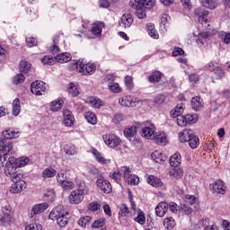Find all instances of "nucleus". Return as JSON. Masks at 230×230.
<instances>
[{
  "label": "nucleus",
  "mask_w": 230,
  "mask_h": 230,
  "mask_svg": "<svg viewBox=\"0 0 230 230\" xmlns=\"http://www.w3.org/2000/svg\"><path fill=\"white\" fill-rule=\"evenodd\" d=\"M130 172V167L122 166L114 171V172L111 175V179H113V181H115L116 182H119L121 179H125V177H127V175H129Z\"/></svg>",
  "instance_id": "2eb2a0df"
},
{
  "label": "nucleus",
  "mask_w": 230,
  "mask_h": 230,
  "mask_svg": "<svg viewBox=\"0 0 230 230\" xmlns=\"http://www.w3.org/2000/svg\"><path fill=\"white\" fill-rule=\"evenodd\" d=\"M102 139L109 148H118L121 145V138L114 134H105Z\"/></svg>",
  "instance_id": "9b49d317"
},
{
  "label": "nucleus",
  "mask_w": 230,
  "mask_h": 230,
  "mask_svg": "<svg viewBox=\"0 0 230 230\" xmlns=\"http://www.w3.org/2000/svg\"><path fill=\"white\" fill-rule=\"evenodd\" d=\"M169 175L172 181H179V179H182L184 172L181 168H172L169 171Z\"/></svg>",
  "instance_id": "7c9ffc66"
},
{
  "label": "nucleus",
  "mask_w": 230,
  "mask_h": 230,
  "mask_svg": "<svg viewBox=\"0 0 230 230\" xmlns=\"http://www.w3.org/2000/svg\"><path fill=\"white\" fill-rule=\"evenodd\" d=\"M146 30L151 39H155V40L159 39V32H157V30H155V25L154 23H147Z\"/></svg>",
  "instance_id": "4c0bfd02"
},
{
  "label": "nucleus",
  "mask_w": 230,
  "mask_h": 230,
  "mask_svg": "<svg viewBox=\"0 0 230 230\" xmlns=\"http://www.w3.org/2000/svg\"><path fill=\"white\" fill-rule=\"evenodd\" d=\"M132 214L128 209L127 204H120L119 207V218H124L125 217H128V215Z\"/></svg>",
  "instance_id": "a18cd8bd"
},
{
  "label": "nucleus",
  "mask_w": 230,
  "mask_h": 230,
  "mask_svg": "<svg viewBox=\"0 0 230 230\" xmlns=\"http://www.w3.org/2000/svg\"><path fill=\"white\" fill-rule=\"evenodd\" d=\"M69 179L67 177V171L66 170H60L58 173H56V181L58 184H62V182H65V181H67Z\"/></svg>",
  "instance_id": "09e8293b"
},
{
  "label": "nucleus",
  "mask_w": 230,
  "mask_h": 230,
  "mask_svg": "<svg viewBox=\"0 0 230 230\" xmlns=\"http://www.w3.org/2000/svg\"><path fill=\"white\" fill-rule=\"evenodd\" d=\"M13 154V142H6L3 138H0V159L1 161H6L8 155Z\"/></svg>",
  "instance_id": "6e6552de"
},
{
  "label": "nucleus",
  "mask_w": 230,
  "mask_h": 230,
  "mask_svg": "<svg viewBox=\"0 0 230 230\" xmlns=\"http://www.w3.org/2000/svg\"><path fill=\"white\" fill-rule=\"evenodd\" d=\"M91 154L95 159V161H97V163H99L100 164H103V165L111 164V159L105 158L103 155H102L101 152L98 151V149L92 147Z\"/></svg>",
  "instance_id": "a211bd4d"
},
{
  "label": "nucleus",
  "mask_w": 230,
  "mask_h": 230,
  "mask_svg": "<svg viewBox=\"0 0 230 230\" xmlns=\"http://www.w3.org/2000/svg\"><path fill=\"white\" fill-rule=\"evenodd\" d=\"M200 4L204 8H208V10H215L218 6L217 0H200Z\"/></svg>",
  "instance_id": "49530a36"
},
{
  "label": "nucleus",
  "mask_w": 230,
  "mask_h": 230,
  "mask_svg": "<svg viewBox=\"0 0 230 230\" xmlns=\"http://www.w3.org/2000/svg\"><path fill=\"white\" fill-rule=\"evenodd\" d=\"M49 217L50 220H57L59 227H66L69 222V212L64 209V207H57L49 213Z\"/></svg>",
  "instance_id": "f03ea898"
},
{
  "label": "nucleus",
  "mask_w": 230,
  "mask_h": 230,
  "mask_svg": "<svg viewBox=\"0 0 230 230\" xmlns=\"http://www.w3.org/2000/svg\"><path fill=\"white\" fill-rule=\"evenodd\" d=\"M211 37V32L209 31H203L199 32L196 39V44L199 48H202L205 44H208V40Z\"/></svg>",
  "instance_id": "5701e85b"
},
{
  "label": "nucleus",
  "mask_w": 230,
  "mask_h": 230,
  "mask_svg": "<svg viewBox=\"0 0 230 230\" xmlns=\"http://www.w3.org/2000/svg\"><path fill=\"white\" fill-rule=\"evenodd\" d=\"M129 6L134 8V10L143 8V6H145V0H130Z\"/></svg>",
  "instance_id": "5fc2aeb1"
},
{
  "label": "nucleus",
  "mask_w": 230,
  "mask_h": 230,
  "mask_svg": "<svg viewBox=\"0 0 230 230\" xmlns=\"http://www.w3.org/2000/svg\"><path fill=\"white\" fill-rule=\"evenodd\" d=\"M170 21H171V18H170V15H168V13L162 14L161 23H160L161 28H164V30H166V28L170 26Z\"/></svg>",
  "instance_id": "864d4df0"
},
{
  "label": "nucleus",
  "mask_w": 230,
  "mask_h": 230,
  "mask_svg": "<svg viewBox=\"0 0 230 230\" xmlns=\"http://www.w3.org/2000/svg\"><path fill=\"white\" fill-rule=\"evenodd\" d=\"M91 220H93V218L91 217L85 216L79 219L78 224H79L80 227H85V226H87V224H91Z\"/></svg>",
  "instance_id": "e2e57ef3"
},
{
  "label": "nucleus",
  "mask_w": 230,
  "mask_h": 230,
  "mask_svg": "<svg viewBox=\"0 0 230 230\" xmlns=\"http://www.w3.org/2000/svg\"><path fill=\"white\" fill-rule=\"evenodd\" d=\"M124 84L128 91H132L134 89V79H132V76L130 75L125 76Z\"/></svg>",
  "instance_id": "13d9d810"
},
{
  "label": "nucleus",
  "mask_w": 230,
  "mask_h": 230,
  "mask_svg": "<svg viewBox=\"0 0 230 230\" xmlns=\"http://www.w3.org/2000/svg\"><path fill=\"white\" fill-rule=\"evenodd\" d=\"M181 163H182V159L181 154L175 153L170 157V164L172 168H177V166H181Z\"/></svg>",
  "instance_id": "f704fd0d"
},
{
  "label": "nucleus",
  "mask_w": 230,
  "mask_h": 230,
  "mask_svg": "<svg viewBox=\"0 0 230 230\" xmlns=\"http://www.w3.org/2000/svg\"><path fill=\"white\" fill-rule=\"evenodd\" d=\"M31 91L36 96H42L48 91V85L42 81H34L31 84Z\"/></svg>",
  "instance_id": "ddd939ff"
},
{
  "label": "nucleus",
  "mask_w": 230,
  "mask_h": 230,
  "mask_svg": "<svg viewBox=\"0 0 230 230\" xmlns=\"http://www.w3.org/2000/svg\"><path fill=\"white\" fill-rule=\"evenodd\" d=\"M195 15H197L199 22L202 24V26H205V28H208V30L211 31V21H209V18L208 15H209V11L205 10L202 7H198L194 10Z\"/></svg>",
  "instance_id": "423d86ee"
},
{
  "label": "nucleus",
  "mask_w": 230,
  "mask_h": 230,
  "mask_svg": "<svg viewBox=\"0 0 230 230\" xmlns=\"http://www.w3.org/2000/svg\"><path fill=\"white\" fill-rule=\"evenodd\" d=\"M134 22V17L130 13H124L120 18V26L123 28H130Z\"/></svg>",
  "instance_id": "bb28decb"
},
{
  "label": "nucleus",
  "mask_w": 230,
  "mask_h": 230,
  "mask_svg": "<svg viewBox=\"0 0 230 230\" xmlns=\"http://www.w3.org/2000/svg\"><path fill=\"white\" fill-rule=\"evenodd\" d=\"M191 105L194 111H200L204 107V101L199 96L193 97L191 99Z\"/></svg>",
  "instance_id": "58836bf2"
},
{
  "label": "nucleus",
  "mask_w": 230,
  "mask_h": 230,
  "mask_svg": "<svg viewBox=\"0 0 230 230\" xmlns=\"http://www.w3.org/2000/svg\"><path fill=\"white\" fill-rule=\"evenodd\" d=\"M162 76H163V74H161V72H159V71H156V72H154L148 77V80H149V82H151V84H157V82L161 81Z\"/></svg>",
  "instance_id": "6e6d98bb"
},
{
  "label": "nucleus",
  "mask_w": 230,
  "mask_h": 230,
  "mask_svg": "<svg viewBox=\"0 0 230 230\" xmlns=\"http://www.w3.org/2000/svg\"><path fill=\"white\" fill-rule=\"evenodd\" d=\"M96 184L99 190H101V191H103V193H111V191H112V186L111 185V182L107 180L100 178L96 181Z\"/></svg>",
  "instance_id": "4be33fe9"
},
{
  "label": "nucleus",
  "mask_w": 230,
  "mask_h": 230,
  "mask_svg": "<svg viewBox=\"0 0 230 230\" xmlns=\"http://www.w3.org/2000/svg\"><path fill=\"white\" fill-rule=\"evenodd\" d=\"M124 181L131 186H137V184H139V177L136 174H132V172H129V175L124 177Z\"/></svg>",
  "instance_id": "79ce46f5"
},
{
  "label": "nucleus",
  "mask_w": 230,
  "mask_h": 230,
  "mask_svg": "<svg viewBox=\"0 0 230 230\" xmlns=\"http://www.w3.org/2000/svg\"><path fill=\"white\" fill-rule=\"evenodd\" d=\"M85 102L88 103V105H91V107H94V109H100L101 107H103L104 102L98 97L90 96L85 99Z\"/></svg>",
  "instance_id": "393cba45"
},
{
  "label": "nucleus",
  "mask_w": 230,
  "mask_h": 230,
  "mask_svg": "<svg viewBox=\"0 0 230 230\" xmlns=\"http://www.w3.org/2000/svg\"><path fill=\"white\" fill-rule=\"evenodd\" d=\"M108 89L113 94H119V93H123V88L119 85V83L113 82L108 84Z\"/></svg>",
  "instance_id": "37998d69"
},
{
  "label": "nucleus",
  "mask_w": 230,
  "mask_h": 230,
  "mask_svg": "<svg viewBox=\"0 0 230 230\" xmlns=\"http://www.w3.org/2000/svg\"><path fill=\"white\" fill-rule=\"evenodd\" d=\"M2 136L5 139H17L21 136V132L13 128H9L2 132Z\"/></svg>",
  "instance_id": "b1692460"
},
{
  "label": "nucleus",
  "mask_w": 230,
  "mask_h": 230,
  "mask_svg": "<svg viewBox=\"0 0 230 230\" xmlns=\"http://www.w3.org/2000/svg\"><path fill=\"white\" fill-rule=\"evenodd\" d=\"M210 190L213 193H217V195H226L227 187L222 180H217L210 184Z\"/></svg>",
  "instance_id": "dca6fc26"
},
{
  "label": "nucleus",
  "mask_w": 230,
  "mask_h": 230,
  "mask_svg": "<svg viewBox=\"0 0 230 230\" xmlns=\"http://www.w3.org/2000/svg\"><path fill=\"white\" fill-rule=\"evenodd\" d=\"M48 208H49V205L46 202L38 203V204L32 206L31 213H30L31 217L33 218V217H35V215H40V213H44V211H46V209H48Z\"/></svg>",
  "instance_id": "412c9836"
},
{
  "label": "nucleus",
  "mask_w": 230,
  "mask_h": 230,
  "mask_svg": "<svg viewBox=\"0 0 230 230\" xmlns=\"http://www.w3.org/2000/svg\"><path fill=\"white\" fill-rule=\"evenodd\" d=\"M185 119L189 125H193L199 121V115L197 114H187Z\"/></svg>",
  "instance_id": "680f3d73"
},
{
  "label": "nucleus",
  "mask_w": 230,
  "mask_h": 230,
  "mask_svg": "<svg viewBox=\"0 0 230 230\" xmlns=\"http://www.w3.org/2000/svg\"><path fill=\"white\" fill-rule=\"evenodd\" d=\"M187 143H189V146L192 148V150H195V148H198L200 145V140L199 137L192 133Z\"/></svg>",
  "instance_id": "de8ad7c7"
},
{
  "label": "nucleus",
  "mask_w": 230,
  "mask_h": 230,
  "mask_svg": "<svg viewBox=\"0 0 230 230\" xmlns=\"http://www.w3.org/2000/svg\"><path fill=\"white\" fill-rule=\"evenodd\" d=\"M71 58H72L71 54H69L67 52H63V53L58 54L55 57L56 62H59V64H66V63L69 62L71 60Z\"/></svg>",
  "instance_id": "473e14b6"
},
{
  "label": "nucleus",
  "mask_w": 230,
  "mask_h": 230,
  "mask_svg": "<svg viewBox=\"0 0 230 230\" xmlns=\"http://www.w3.org/2000/svg\"><path fill=\"white\" fill-rule=\"evenodd\" d=\"M72 71L82 73L84 76L94 75L96 73V65L94 63H85L83 59H74L69 63Z\"/></svg>",
  "instance_id": "f257e3e1"
},
{
  "label": "nucleus",
  "mask_w": 230,
  "mask_h": 230,
  "mask_svg": "<svg viewBox=\"0 0 230 230\" xmlns=\"http://www.w3.org/2000/svg\"><path fill=\"white\" fill-rule=\"evenodd\" d=\"M68 93L73 97H76L78 96V94H80V91L78 90V87L73 83H70L68 84Z\"/></svg>",
  "instance_id": "bf43d9fd"
},
{
  "label": "nucleus",
  "mask_w": 230,
  "mask_h": 230,
  "mask_svg": "<svg viewBox=\"0 0 230 230\" xmlns=\"http://www.w3.org/2000/svg\"><path fill=\"white\" fill-rule=\"evenodd\" d=\"M137 134V128L135 126H128L124 129V136L132 143V145H139V138L136 137Z\"/></svg>",
  "instance_id": "4468645a"
},
{
  "label": "nucleus",
  "mask_w": 230,
  "mask_h": 230,
  "mask_svg": "<svg viewBox=\"0 0 230 230\" xmlns=\"http://www.w3.org/2000/svg\"><path fill=\"white\" fill-rule=\"evenodd\" d=\"M119 105L120 107H126L127 109H130L133 107H136L139 103V98L134 96V95H122L118 100Z\"/></svg>",
  "instance_id": "9d476101"
},
{
  "label": "nucleus",
  "mask_w": 230,
  "mask_h": 230,
  "mask_svg": "<svg viewBox=\"0 0 230 230\" xmlns=\"http://www.w3.org/2000/svg\"><path fill=\"white\" fill-rule=\"evenodd\" d=\"M184 112V103H179L177 106L172 109L170 112L172 118H177L179 116H182L181 114Z\"/></svg>",
  "instance_id": "a19ab883"
},
{
  "label": "nucleus",
  "mask_w": 230,
  "mask_h": 230,
  "mask_svg": "<svg viewBox=\"0 0 230 230\" xmlns=\"http://www.w3.org/2000/svg\"><path fill=\"white\" fill-rule=\"evenodd\" d=\"M30 164V158L28 156H21L19 158H14V164L16 168H24Z\"/></svg>",
  "instance_id": "c9c22d12"
},
{
  "label": "nucleus",
  "mask_w": 230,
  "mask_h": 230,
  "mask_svg": "<svg viewBox=\"0 0 230 230\" xmlns=\"http://www.w3.org/2000/svg\"><path fill=\"white\" fill-rule=\"evenodd\" d=\"M12 182L13 184L10 189L11 193H21V191H24V190H26L27 184L22 178L12 181Z\"/></svg>",
  "instance_id": "f3484780"
},
{
  "label": "nucleus",
  "mask_w": 230,
  "mask_h": 230,
  "mask_svg": "<svg viewBox=\"0 0 230 230\" xmlns=\"http://www.w3.org/2000/svg\"><path fill=\"white\" fill-rule=\"evenodd\" d=\"M151 157L155 163H158V164H163L164 161H166L167 157L164 153L161 150L154 151L151 155Z\"/></svg>",
  "instance_id": "a878e982"
},
{
  "label": "nucleus",
  "mask_w": 230,
  "mask_h": 230,
  "mask_svg": "<svg viewBox=\"0 0 230 230\" xmlns=\"http://www.w3.org/2000/svg\"><path fill=\"white\" fill-rule=\"evenodd\" d=\"M208 69L213 73V76L216 80H221V78L226 76V71H224L222 65L217 61H210L208 64Z\"/></svg>",
  "instance_id": "1a4fd4ad"
},
{
  "label": "nucleus",
  "mask_w": 230,
  "mask_h": 230,
  "mask_svg": "<svg viewBox=\"0 0 230 230\" xmlns=\"http://www.w3.org/2000/svg\"><path fill=\"white\" fill-rule=\"evenodd\" d=\"M136 15L138 19L146 18V10L145 9V5L143 7H139L138 9H136Z\"/></svg>",
  "instance_id": "0e129e2a"
},
{
  "label": "nucleus",
  "mask_w": 230,
  "mask_h": 230,
  "mask_svg": "<svg viewBox=\"0 0 230 230\" xmlns=\"http://www.w3.org/2000/svg\"><path fill=\"white\" fill-rule=\"evenodd\" d=\"M12 114L13 116H19L21 114V100L15 98L12 103Z\"/></svg>",
  "instance_id": "e433bc0d"
},
{
  "label": "nucleus",
  "mask_w": 230,
  "mask_h": 230,
  "mask_svg": "<svg viewBox=\"0 0 230 230\" xmlns=\"http://www.w3.org/2000/svg\"><path fill=\"white\" fill-rule=\"evenodd\" d=\"M55 60L56 59L53 58V56H45L42 58L41 62L47 66H53V64H55Z\"/></svg>",
  "instance_id": "69168bd1"
},
{
  "label": "nucleus",
  "mask_w": 230,
  "mask_h": 230,
  "mask_svg": "<svg viewBox=\"0 0 230 230\" xmlns=\"http://www.w3.org/2000/svg\"><path fill=\"white\" fill-rule=\"evenodd\" d=\"M153 141H155L156 145L166 146L168 145V135L164 131H158L155 134Z\"/></svg>",
  "instance_id": "aec40b11"
},
{
  "label": "nucleus",
  "mask_w": 230,
  "mask_h": 230,
  "mask_svg": "<svg viewBox=\"0 0 230 230\" xmlns=\"http://www.w3.org/2000/svg\"><path fill=\"white\" fill-rule=\"evenodd\" d=\"M4 175L9 177L11 181H16V179H22L24 175L22 172L17 171V165H15V157L10 156L5 164Z\"/></svg>",
  "instance_id": "7ed1b4c3"
},
{
  "label": "nucleus",
  "mask_w": 230,
  "mask_h": 230,
  "mask_svg": "<svg viewBox=\"0 0 230 230\" xmlns=\"http://www.w3.org/2000/svg\"><path fill=\"white\" fill-rule=\"evenodd\" d=\"M192 135L193 131L191 129H183L178 134L179 141L181 143H188Z\"/></svg>",
  "instance_id": "cd10ccee"
},
{
  "label": "nucleus",
  "mask_w": 230,
  "mask_h": 230,
  "mask_svg": "<svg viewBox=\"0 0 230 230\" xmlns=\"http://www.w3.org/2000/svg\"><path fill=\"white\" fill-rule=\"evenodd\" d=\"M63 150L66 155H76L78 154V149L76 146L73 144H66L64 146Z\"/></svg>",
  "instance_id": "ea45409f"
},
{
  "label": "nucleus",
  "mask_w": 230,
  "mask_h": 230,
  "mask_svg": "<svg viewBox=\"0 0 230 230\" xmlns=\"http://www.w3.org/2000/svg\"><path fill=\"white\" fill-rule=\"evenodd\" d=\"M103 28H105V22H100V21L94 22L92 24V30H91L92 35H93L97 39H100V37H102V31Z\"/></svg>",
  "instance_id": "6ab92c4d"
},
{
  "label": "nucleus",
  "mask_w": 230,
  "mask_h": 230,
  "mask_svg": "<svg viewBox=\"0 0 230 230\" xmlns=\"http://www.w3.org/2000/svg\"><path fill=\"white\" fill-rule=\"evenodd\" d=\"M87 193H89V190H87V188L72 190L68 196L69 204H74L75 206L82 204V202H84V198Z\"/></svg>",
  "instance_id": "39448f33"
},
{
  "label": "nucleus",
  "mask_w": 230,
  "mask_h": 230,
  "mask_svg": "<svg viewBox=\"0 0 230 230\" xmlns=\"http://www.w3.org/2000/svg\"><path fill=\"white\" fill-rule=\"evenodd\" d=\"M157 128H155V124L146 121L144 122L141 130L140 136L144 137V139H147L148 141H154V137H155Z\"/></svg>",
  "instance_id": "20e7f679"
},
{
  "label": "nucleus",
  "mask_w": 230,
  "mask_h": 230,
  "mask_svg": "<svg viewBox=\"0 0 230 230\" xmlns=\"http://www.w3.org/2000/svg\"><path fill=\"white\" fill-rule=\"evenodd\" d=\"M4 226H10L13 220V215L12 213V207L10 205H4L2 207V216L0 218Z\"/></svg>",
  "instance_id": "f8f14e48"
},
{
  "label": "nucleus",
  "mask_w": 230,
  "mask_h": 230,
  "mask_svg": "<svg viewBox=\"0 0 230 230\" xmlns=\"http://www.w3.org/2000/svg\"><path fill=\"white\" fill-rule=\"evenodd\" d=\"M147 182L150 184V186H153V188H161V186H163V181L161 179L154 175L148 176Z\"/></svg>",
  "instance_id": "c03bdc74"
},
{
  "label": "nucleus",
  "mask_w": 230,
  "mask_h": 230,
  "mask_svg": "<svg viewBox=\"0 0 230 230\" xmlns=\"http://www.w3.org/2000/svg\"><path fill=\"white\" fill-rule=\"evenodd\" d=\"M59 186L65 190H75V182L73 181H69V179L60 183Z\"/></svg>",
  "instance_id": "4d7b16f0"
},
{
  "label": "nucleus",
  "mask_w": 230,
  "mask_h": 230,
  "mask_svg": "<svg viewBox=\"0 0 230 230\" xmlns=\"http://www.w3.org/2000/svg\"><path fill=\"white\" fill-rule=\"evenodd\" d=\"M84 118L90 125H96V123H98V118H96V114L93 111H86L84 113Z\"/></svg>",
  "instance_id": "8fccbe9b"
},
{
  "label": "nucleus",
  "mask_w": 230,
  "mask_h": 230,
  "mask_svg": "<svg viewBox=\"0 0 230 230\" xmlns=\"http://www.w3.org/2000/svg\"><path fill=\"white\" fill-rule=\"evenodd\" d=\"M57 175V170L53 167H47L42 171L41 177L43 179H53V177H56Z\"/></svg>",
  "instance_id": "72a5a7b5"
},
{
  "label": "nucleus",
  "mask_w": 230,
  "mask_h": 230,
  "mask_svg": "<svg viewBox=\"0 0 230 230\" xmlns=\"http://www.w3.org/2000/svg\"><path fill=\"white\" fill-rule=\"evenodd\" d=\"M30 69H31V63L23 59L20 62V71L22 73H29Z\"/></svg>",
  "instance_id": "603ef678"
},
{
  "label": "nucleus",
  "mask_w": 230,
  "mask_h": 230,
  "mask_svg": "<svg viewBox=\"0 0 230 230\" xmlns=\"http://www.w3.org/2000/svg\"><path fill=\"white\" fill-rule=\"evenodd\" d=\"M128 199L131 204V211H133L134 215H136L137 211V216L135 217V222L140 224V226H145L146 222V217H145V212L136 208V202L134 201V198H132V192L130 190H128Z\"/></svg>",
  "instance_id": "0eeeda50"
},
{
  "label": "nucleus",
  "mask_w": 230,
  "mask_h": 230,
  "mask_svg": "<svg viewBox=\"0 0 230 230\" xmlns=\"http://www.w3.org/2000/svg\"><path fill=\"white\" fill-rule=\"evenodd\" d=\"M105 226V218L100 217L93 222L92 228L93 229H100V227H103Z\"/></svg>",
  "instance_id": "052dcab7"
},
{
  "label": "nucleus",
  "mask_w": 230,
  "mask_h": 230,
  "mask_svg": "<svg viewBox=\"0 0 230 230\" xmlns=\"http://www.w3.org/2000/svg\"><path fill=\"white\" fill-rule=\"evenodd\" d=\"M64 107V100L58 98L50 102L49 111L58 112Z\"/></svg>",
  "instance_id": "c85d7f7f"
},
{
  "label": "nucleus",
  "mask_w": 230,
  "mask_h": 230,
  "mask_svg": "<svg viewBox=\"0 0 230 230\" xmlns=\"http://www.w3.org/2000/svg\"><path fill=\"white\" fill-rule=\"evenodd\" d=\"M64 116V123L66 127H71L72 125H75V117L73 116V113L68 111L65 110L63 112Z\"/></svg>",
  "instance_id": "c756f323"
},
{
  "label": "nucleus",
  "mask_w": 230,
  "mask_h": 230,
  "mask_svg": "<svg viewBox=\"0 0 230 230\" xmlns=\"http://www.w3.org/2000/svg\"><path fill=\"white\" fill-rule=\"evenodd\" d=\"M219 36L225 44H230V32H219Z\"/></svg>",
  "instance_id": "774afa93"
},
{
  "label": "nucleus",
  "mask_w": 230,
  "mask_h": 230,
  "mask_svg": "<svg viewBox=\"0 0 230 230\" xmlns=\"http://www.w3.org/2000/svg\"><path fill=\"white\" fill-rule=\"evenodd\" d=\"M168 211V203L162 201L158 203V205L155 208V213L157 217H163L164 215H166Z\"/></svg>",
  "instance_id": "2f4dec72"
},
{
  "label": "nucleus",
  "mask_w": 230,
  "mask_h": 230,
  "mask_svg": "<svg viewBox=\"0 0 230 230\" xmlns=\"http://www.w3.org/2000/svg\"><path fill=\"white\" fill-rule=\"evenodd\" d=\"M175 226H177V223L173 217H169L164 219V226L165 229L172 230Z\"/></svg>",
  "instance_id": "3c124183"
},
{
  "label": "nucleus",
  "mask_w": 230,
  "mask_h": 230,
  "mask_svg": "<svg viewBox=\"0 0 230 230\" xmlns=\"http://www.w3.org/2000/svg\"><path fill=\"white\" fill-rule=\"evenodd\" d=\"M25 230H42V225L39 223H31L25 226Z\"/></svg>",
  "instance_id": "338daca9"
}]
</instances>
